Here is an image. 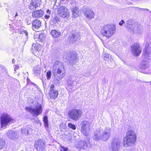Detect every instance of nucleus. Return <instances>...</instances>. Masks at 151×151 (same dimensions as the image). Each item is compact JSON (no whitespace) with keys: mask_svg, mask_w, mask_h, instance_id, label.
Returning a JSON list of instances; mask_svg holds the SVG:
<instances>
[{"mask_svg":"<svg viewBox=\"0 0 151 151\" xmlns=\"http://www.w3.org/2000/svg\"><path fill=\"white\" fill-rule=\"evenodd\" d=\"M52 72L55 81L59 84L60 81L64 76L65 69L63 64L60 61H55L52 67Z\"/></svg>","mask_w":151,"mask_h":151,"instance_id":"obj_1","label":"nucleus"},{"mask_svg":"<svg viewBox=\"0 0 151 151\" xmlns=\"http://www.w3.org/2000/svg\"><path fill=\"white\" fill-rule=\"evenodd\" d=\"M111 129L109 128H105L104 129H96L94 132L93 138L96 141L102 140L106 141L110 137L111 134Z\"/></svg>","mask_w":151,"mask_h":151,"instance_id":"obj_2","label":"nucleus"},{"mask_svg":"<svg viewBox=\"0 0 151 151\" xmlns=\"http://www.w3.org/2000/svg\"><path fill=\"white\" fill-rule=\"evenodd\" d=\"M101 29L102 35L109 38L115 33L116 27L114 25L107 24L101 27Z\"/></svg>","mask_w":151,"mask_h":151,"instance_id":"obj_3","label":"nucleus"},{"mask_svg":"<svg viewBox=\"0 0 151 151\" xmlns=\"http://www.w3.org/2000/svg\"><path fill=\"white\" fill-rule=\"evenodd\" d=\"M137 138V134L133 130H128L124 139V146L127 147L132 145L135 142Z\"/></svg>","mask_w":151,"mask_h":151,"instance_id":"obj_4","label":"nucleus"},{"mask_svg":"<svg viewBox=\"0 0 151 151\" xmlns=\"http://www.w3.org/2000/svg\"><path fill=\"white\" fill-rule=\"evenodd\" d=\"M25 110L30 113L33 116H37L42 113V108L40 104L37 103L34 108L31 106L26 107Z\"/></svg>","mask_w":151,"mask_h":151,"instance_id":"obj_5","label":"nucleus"},{"mask_svg":"<svg viewBox=\"0 0 151 151\" xmlns=\"http://www.w3.org/2000/svg\"><path fill=\"white\" fill-rule=\"evenodd\" d=\"M13 121V119L9 115L6 113H3L0 118L1 127L5 128L7 125L11 124Z\"/></svg>","mask_w":151,"mask_h":151,"instance_id":"obj_6","label":"nucleus"},{"mask_svg":"<svg viewBox=\"0 0 151 151\" xmlns=\"http://www.w3.org/2000/svg\"><path fill=\"white\" fill-rule=\"evenodd\" d=\"M82 114V111L81 109H73L69 111L68 115L69 118L75 121L78 120Z\"/></svg>","mask_w":151,"mask_h":151,"instance_id":"obj_7","label":"nucleus"},{"mask_svg":"<svg viewBox=\"0 0 151 151\" xmlns=\"http://www.w3.org/2000/svg\"><path fill=\"white\" fill-rule=\"evenodd\" d=\"M84 140H82L79 142L76 145V147L78 150H86L88 147H91L90 138L87 137L86 139L84 138Z\"/></svg>","mask_w":151,"mask_h":151,"instance_id":"obj_8","label":"nucleus"},{"mask_svg":"<svg viewBox=\"0 0 151 151\" xmlns=\"http://www.w3.org/2000/svg\"><path fill=\"white\" fill-rule=\"evenodd\" d=\"M140 67L142 70V72L145 74L151 73V69L149 68V59H145L142 61Z\"/></svg>","mask_w":151,"mask_h":151,"instance_id":"obj_9","label":"nucleus"},{"mask_svg":"<svg viewBox=\"0 0 151 151\" xmlns=\"http://www.w3.org/2000/svg\"><path fill=\"white\" fill-rule=\"evenodd\" d=\"M77 56V54L75 51H72L70 53H67L65 59L68 60L70 64H73L78 61Z\"/></svg>","mask_w":151,"mask_h":151,"instance_id":"obj_10","label":"nucleus"},{"mask_svg":"<svg viewBox=\"0 0 151 151\" xmlns=\"http://www.w3.org/2000/svg\"><path fill=\"white\" fill-rule=\"evenodd\" d=\"M111 151H118L120 149L121 140L117 137L114 138L111 142Z\"/></svg>","mask_w":151,"mask_h":151,"instance_id":"obj_11","label":"nucleus"},{"mask_svg":"<svg viewBox=\"0 0 151 151\" xmlns=\"http://www.w3.org/2000/svg\"><path fill=\"white\" fill-rule=\"evenodd\" d=\"M58 13L63 18H68L69 17V11L65 6H62L59 8L58 9Z\"/></svg>","mask_w":151,"mask_h":151,"instance_id":"obj_12","label":"nucleus"},{"mask_svg":"<svg viewBox=\"0 0 151 151\" xmlns=\"http://www.w3.org/2000/svg\"><path fill=\"white\" fill-rule=\"evenodd\" d=\"M81 132L85 136H88L89 130V123L87 121H83L81 123Z\"/></svg>","mask_w":151,"mask_h":151,"instance_id":"obj_13","label":"nucleus"},{"mask_svg":"<svg viewBox=\"0 0 151 151\" xmlns=\"http://www.w3.org/2000/svg\"><path fill=\"white\" fill-rule=\"evenodd\" d=\"M131 49L133 55L135 56H139L141 52V48L139 44L137 43L132 45Z\"/></svg>","mask_w":151,"mask_h":151,"instance_id":"obj_14","label":"nucleus"},{"mask_svg":"<svg viewBox=\"0 0 151 151\" xmlns=\"http://www.w3.org/2000/svg\"><path fill=\"white\" fill-rule=\"evenodd\" d=\"M49 94L50 98L53 99L57 98L58 95V91L55 89L54 85L52 84L50 87Z\"/></svg>","mask_w":151,"mask_h":151,"instance_id":"obj_15","label":"nucleus"},{"mask_svg":"<svg viewBox=\"0 0 151 151\" xmlns=\"http://www.w3.org/2000/svg\"><path fill=\"white\" fill-rule=\"evenodd\" d=\"M125 25L128 30L130 32H134L135 31V24L133 23L132 19H129L125 22Z\"/></svg>","mask_w":151,"mask_h":151,"instance_id":"obj_16","label":"nucleus"},{"mask_svg":"<svg viewBox=\"0 0 151 151\" xmlns=\"http://www.w3.org/2000/svg\"><path fill=\"white\" fill-rule=\"evenodd\" d=\"M34 147L38 150H42L45 147V143L42 139L36 140L35 142Z\"/></svg>","mask_w":151,"mask_h":151,"instance_id":"obj_17","label":"nucleus"},{"mask_svg":"<svg viewBox=\"0 0 151 151\" xmlns=\"http://www.w3.org/2000/svg\"><path fill=\"white\" fill-rule=\"evenodd\" d=\"M31 1L32 2L29 5V9L31 10L35 9L40 4V0H31Z\"/></svg>","mask_w":151,"mask_h":151,"instance_id":"obj_18","label":"nucleus"},{"mask_svg":"<svg viewBox=\"0 0 151 151\" xmlns=\"http://www.w3.org/2000/svg\"><path fill=\"white\" fill-rule=\"evenodd\" d=\"M80 36V34L79 33H76L74 34H71L70 36V43H73L77 41L78 38Z\"/></svg>","mask_w":151,"mask_h":151,"instance_id":"obj_19","label":"nucleus"},{"mask_svg":"<svg viewBox=\"0 0 151 151\" xmlns=\"http://www.w3.org/2000/svg\"><path fill=\"white\" fill-rule=\"evenodd\" d=\"M41 22L38 19H36L34 20L32 23V29L35 31L36 29H38L41 26Z\"/></svg>","mask_w":151,"mask_h":151,"instance_id":"obj_20","label":"nucleus"},{"mask_svg":"<svg viewBox=\"0 0 151 151\" xmlns=\"http://www.w3.org/2000/svg\"><path fill=\"white\" fill-rule=\"evenodd\" d=\"M85 16L88 18L91 19L93 18L95 16L93 12L91 9H87L84 12Z\"/></svg>","mask_w":151,"mask_h":151,"instance_id":"obj_21","label":"nucleus"},{"mask_svg":"<svg viewBox=\"0 0 151 151\" xmlns=\"http://www.w3.org/2000/svg\"><path fill=\"white\" fill-rule=\"evenodd\" d=\"M77 83L73 80L68 81L67 82V86H66L67 89L69 91L70 90H72L74 87L76 86Z\"/></svg>","mask_w":151,"mask_h":151,"instance_id":"obj_22","label":"nucleus"},{"mask_svg":"<svg viewBox=\"0 0 151 151\" xmlns=\"http://www.w3.org/2000/svg\"><path fill=\"white\" fill-rule=\"evenodd\" d=\"M60 21L59 18L56 16L52 17L50 20V25L53 26H57L59 24L58 22Z\"/></svg>","mask_w":151,"mask_h":151,"instance_id":"obj_23","label":"nucleus"},{"mask_svg":"<svg viewBox=\"0 0 151 151\" xmlns=\"http://www.w3.org/2000/svg\"><path fill=\"white\" fill-rule=\"evenodd\" d=\"M44 14L43 12L41 10H39L33 12L32 16L33 17L37 18L42 17Z\"/></svg>","mask_w":151,"mask_h":151,"instance_id":"obj_24","label":"nucleus"},{"mask_svg":"<svg viewBox=\"0 0 151 151\" xmlns=\"http://www.w3.org/2000/svg\"><path fill=\"white\" fill-rule=\"evenodd\" d=\"M7 135L8 137L12 139H15L17 136V134L13 130H11L9 131L7 133Z\"/></svg>","mask_w":151,"mask_h":151,"instance_id":"obj_25","label":"nucleus"},{"mask_svg":"<svg viewBox=\"0 0 151 151\" xmlns=\"http://www.w3.org/2000/svg\"><path fill=\"white\" fill-rule=\"evenodd\" d=\"M41 68L39 65H36L33 69V74L36 76H39L41 73Z\"/></svg>","mask_w":151,"mask_h":151,"instance_id":"obj_26","label":"nucleus"},{"mask_svg":"<svg viewBox=\"0 0 151 151\" xmlns=\"http://www.w3.org/2000/svg\"><path fill=\"white\" fill-rule=\"evenodd\" d=\"M151 52V46L147 43L144 49L143 53L144 55H149Z\"/></svg>","mask_w":151,"mask_h":151,"instance_id":"obj_27","label":"nucleus"},{"mask_svg":"<svg viewBox=\"0 0 151 151\" xmlns=\"http://www.w3.org/2000/svg\"><path fill=\"white\" fill-rule=\"evenodd\" d=\"M50 34L54 38L59 37L61 35V32L59 30L53 29L51 31Z\"/></svg>","mask_w":151,"mask_h":151,"instance_id":"obj_28","label":"nucleus"},{"mask_svg":"<svg viewBox=\"0 0 151 151\" xmlns=\"http://www.w3.org/2000/svg\"><path fill=\"white\" fill-rule=\"evenodd\" d=\"M9 16L14 19L18 18V17L19 16L18 12L15 11H11Z\"/></svg>","mask_w":151,"mask_h":151,"instance_id":"obj_29","label":"nucleus"},{"mask_svg":"<svg viewBox=\"0 0 151 151\" xmlns=\"http://www.w3.org/2000/svg\"><path fill=\"white\" fill-rule=\"evenodd\" d=\"M7 73V71L5 68L0 67V77H4Z\"/></svg>","mask_w":151,"mask_h":151,"instance_id":"obj_30","label":"nucleus"},{"mask_svg":"<svg viewBox=\"0 0 151 151\" xmlns=\"http://www.w3.org/2000/svg\"><path fill=\"white\" fill-rule=\"evenodd\" d=\"M104 60L109 62H111L113 59L111 55L108 53L104 54L103 55Z\"/></svg>","mask_w":151,"mask_h":151,"instance_id":"obj_31","label":"nucleus"},{"mask_svg":"<svg viewBox=\"0 0 151 151\" xmlns=\"http://www.w3.org/2000/svg\"><path fill=\"white\" fill-rule=\"evenodd\" d=\"M43 122H44V125L46 128H48L49 126L48 123V117L47 116H45L43 118Z\"/></svg>","mask_w":151,"mask_h":151,"instance_id":"obj_32","label":"nucleus"},{"mask_svg":"<svg viewBox=\"0 0 151 151\" xmlns=\"http://www.w3.org/2000/svg\"><path fill=\"white\" fill-rule=\"evenodd\" d=\"M45 39V35L43 33H41L39 35L38 40L40 42H44Z\"/></svg>","mask_w":151,"mask_h":151,"instance_id":"obj_33","label":"nucleus"},{"mask_svg":"<svg viewBox=\"0 0 151 151\" xmlns=\"http://www.w3.org/2000/svg\"><path fill=\"white\" fill-rule=\"evenodd\" d=\"M5 143V140L2 138H0V149H1L3 148Z\"/></svg>","mask_w":151,"mask_h":151,"instance_id":"obj_34","label":"nucleus"},{"mask_svg":"<svg viewBox=\"0 0 151 151\" xmlns=\"http://www.w3.org/2000/svg\"><path fill=\"white\" fill-rule=\"evenodd\" d=\"M21 132L24 135L28 136L29 134V131L28 129H23L21 130Z\"/></svg>","mask_w":151,"mask_h":151,"instance_id":"obj_35","label":"nucleus"},{"mask_svg":"<svg viewBox=\"0 0 151 151\" xmlns=\"http://www.w3.org/2000/svg\"><path fill=\"white\" fill-rule=\"evenodd\" d=\"M52 72L51 70H48L46 73L47 78V80H49L51 76Z\"/></svg>","mask_w":151,"mask_h":151,"instance_id":"obj_36","label":"nucleus"},{"mask_svg":"<svg viewBox=\"0 0 151 151\" xmlns=\"http://www.w3.org/2000/svg\"><path fill=\"white\" fill-rule=\"evenodd\" d=\"M68 126L69 128L74 130H75L76 129V126L74 124L70 123H68Z\"/></svg>","mask_w":151,"mask_h":151,"instance_id":"obj_37","label":"nucleus"},{"mask_svg":"<svg viewBox=\"0 0 151 151\" xmlns=\"http://www.w3.org/2000/svg\"><path fill=\"white\" fill-rule=\"evenodd\" d=\"M72 11L73 14L74 13L77 14L78 11V8L76 6H73L72 9Z\"/></svg>","mask_w":151,"mask_h":151,"instance_id":"obj_38","label":"nucleus"},{"mask_svg":"<svg viewBox=\"0 0 151 151\" xmlns=\"http://www.w3.org/2000/svg\"><path fill=\"white\" fill-rule=\"evenodd\" d=\"M46 12H47V14L45 15L44 17L45 19H48L50 17V16L49 15L50 14V11L49 9H48L47 10Z\"/></svg>","mask_w":151,"mask_h":151,"instance_id":"obj_39","label":"nucleus"},{"mask_svg":"<svg viewBox=\"0 0 151 151\" xmlns=\"http://www.w3.org/2000/svg\"><path fill=\"white\" fill-rule=\"evenodd\" d=\"M39 48V46L36 44H33L32 45V49H35L36 50H38Z\"/></svg>","mask_w":151,"mask_h":151,"instance_id":"obj_40","label":"nucleus"},{"mask_svg":"<svg viewBox=\"0 0 151 151\" xmlns=\"http://www.w3.org/2000/svg\"><path fill=\"white\" fill-rule=\"evenodd\" d=\"M60 149L61 151H67L68 150V148L62 146H60Z\"/></svg>","mask_w":151,"mask_h":151,"instance_id":"obj_41","label":"nucleus"},{"mask_svg":"<svg viewBox=\"0 0 151 151\" xmlns=\"http://www.w3.org/2000/svg\"><path fill=\"white\" fill-rule=\"evenodd\" d=\"M21 34L24 35L26 37V38H27L28 37V34L27 32L25 30L22 31L21 32Z\"/></svg>","mask_w":151,"mask_h":151,"instance_id":"obj_42","label":"nucleus"},{"mask_svg":"<svg viewBox=\"0 0 151 151\" xmlns=\"http://www.w3.org/2000/svg\"><path fill=\"white\" fill-rule=\"evenodd\" d=\"M135 8L136 9H140L142 10H143L144 11H147L148 12L150 11V10L148 9L141 8H139L138 7H135Z\"/></svg>","mask_w":151,"mask_h":151,"instance_id":"obj_43","label":"nucleus"},{"mask_svg":"<svg viewBox=\"0 0 151 151\" xmlns=\"http://www.w3.org/2000/svg\"><path fill=\"white\" fill-rule=\"evenodd\" d=\"M35 123H36L37 124H41V123L40 122V120L38 119H35Z\"/></svg>","mask_w":151,"mask_h":151,"instance_id":"obj_44","label":"nucleus"},{"mask_svg":"<svg viewBox=\"0 0 151 151\" xmlns=\"http://www.w3.org/2000/svg\"><path fill=\"white\" fill-rule=\"evenodd\" d=\"M124 23L125 24L124 21L123 20H122L119 22V24L120 26H122Z\"/></svg>","mask_w":151,"mask_h":151,"instance_id":"obj_45","label":"nucleus"},{"mask_svg":"<svg viewBox=\"0 0 151 151\" xmlns=\"http://www.w3.org/2000/svg\"><path fill=\"white\" fill-rule=\"evenodd\" d=\"M19 69V66L17 65H15V67L14 68V71H15L16 70L18 69Z\"/></svg>","mask_w":151,"mask_h":151,"instance_id":"obj_46","label":"nucleus"},{"mask_svg":"<svg viewBox=\"0 0 151 151\" xmlns=\"http://www.w3.org/2000/svg\"><path fill=\"white\" fill-rule=\"evenodd\" d=\"M44 80H42V81L43 83V86H46V83H45L44 82Z\"/></svg>","mask_w":151,"mask_h":151,"instance_id":"obj_47","label":"nucleus"},{"mask_svg":"<svg viewBox=\"0 0 151 151\" xmlns=\"http://www.w3.org/2000/svg\"><path fill=\"white\" fill-rule=\"evenodd\" d=\"M91 73H90V72H89V73H88V74H87V75H85V76H86V77L88 76H89L91 74Z\"/></svg>","mask_w":151,"mask_h":151,"instance_id":"obj_48","label":"nucleus"},{"mask_svg":"<svg viewBox=\"0 0 151 151\" xmlns=\"http://www.w3.org/2000/svg\"><path fill=\"white\" fill-rule=\"evenodd\" d=\"M15 62V60H14V59H12V63H14Z\"/></svg>","mask_w":151,"mask_h":151,"instance_id":"obj_49","label":"nucleus"},{"mask_svg":"<svg viewBox=\"0 0 151 151\" xmlns=\"http://www.w3.org/2000/svg\"><path fill=\"white\" fill-rule=\"evenodd\" d=\"M28 80H29V79H27V81H28Z\"/></svg>","mask_w":151,"mask_h":151,"instance_id":"obj_50","label":"nucleus"}]
</instances>
